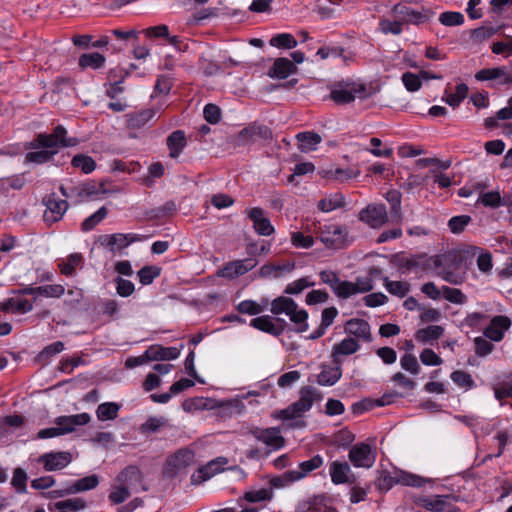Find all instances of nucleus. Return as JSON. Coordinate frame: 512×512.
Masks as SVG:
<instances>
[{
  "mask_svg": "<svg viewBox=\"0 0 512 512\" xmlns=\"http://www.w3.org/2000/svg\"><path fill=\"white\" fill-rule=\"evenodd\" d=\"M324 464V459L321 455H314L312 458L306 461H302L298 465L297 470L294 471V479L298 481L306 477L311 472L319 469ZM293 476V474H291Z\"/></svg>",
  "mask_w": 512,
  "mask_h": 512,
  "instance_id": "nucleus-27",
  "label": "nucleus"
},
{
  "mask_svg": "<svg viewBox=\"0 0 512 512\" xmlns=\"http://www.w3.org/2000/svg\"><path fill=\"white\" fill-rule=\"evenodd\" d=\"M273 138V132L270 127L257 121L248 124L236 136L237 146H252L258 142L268 144Z\"/></svg>",
  "mask_w": 512,
  "mask_h": 512,
  "instance_id": "nucleus-8",
  "label": "nucleus"
},
{
  "mask_svg": "<svg viewBox=\"0 0 512 512\" xmlns=\"http://www.w3.org/2000/svg\"><path fill=\"white\" fill-rule=\"evenodd\" d=\"M269 44L278 49H293L298 42L290 33H279L271 37Z\"/></svg>",
  "mask_w": 512,
  "mask_h": 512,
  "instance_id": "nucleus-39",
  "label": "nucleus"
},
{
  "mask_svg": "<svg viewBox=\"0 0 512 512\" xmlns=\"http://www.w3.org/2000/svg\"><path fill=\"white\" fill-rule=\"evenodd\" d=\"M384 287L390 294L400 298L405 297L410 291V285L407 282L392 281L387 277L384 278Z\"/></svg>",
  "mask_w": 512,
  "mask_h": 512,
  "instance_id": "nucleus-46",
  "label": "nucleus"
},
{
  "mask_svg": "<svg viewBox=\"0 0 512 512\" xmlns=\"http://www.w3.org/2000/svg\"><path fill=\"white\" fill-rule=\"evenodd\" d=\"M444 333V329L438 325H430L426 328L419 329L416 332V339L420 342L427 343L438 340Z\"/></svg>",
  "mask_w": 512,
  "mask_h": 512,
  "instance_id": "nucleus-37",
  "label": "nucleus"
},
{
  "mask_svg": "<svg viewBox=\"0 0 512 512\" xmlns=\"http://www.w3.org/2000/svg\"><path fill=\"white\" fill-rule=\"evenodd\" d=\"M297 139L303 149L312 150L321 142V136L315 132H301L297 134Z\"/></svg>",
  "mask_w": 512,
  "mask_h": 512,
  "instance_id": "nucleus-53",
  "label": "nucleus"
},
{
  "mask_svg": "<svg viewBox=\"0 0 512 512\" xmlns=\"http://www.w3.org/2000/svg\"><path fill=\"white\" fill-rule=\"evenodd\" d=\"M346 228L338 224H328L320 227L319 239L329 248H339L345 242Z\"/></svg>",
  "mask_w": 512,
  "mask_h": 512,
  "instance_id": "nucleus-14",
  "label": "nucleus"
},
{
  "mask_svg": "<svg viewBox=\"0 0 512 512\" xmlns=\"http://www.w3.org/2000/svg\"><path fill=\"white\" fill-rule=\"evenodd\" d=\"M171 158H178L187 145L185 132L182 130L173 131L166 140Z\"/></svg>",
  "mask_w": 512,
  "mask_h": 512,
  "instance_id": "nucleus-26",
  "label": "nucleus"
},
{
  "mask_svg": "<svg viewBox=\"0 0 512 512\" xmlns=\"http://www.w3.org/2000/svg\"><path fill=\"white\" fill-rule=\"evenodd\" d=\"M314 285L315 283L310 281L309 277H302L289 283L285 287L284 293L288 295H298L306 288L313 287Z\"/></svg>",
  "mask_w": 512,
  "mask_h": 512,
  "instance_id": "nucleus-54",
  "label": "nucleus"
},
{
  "mask_svg": "<svg viewBox=\"0 0 512 512\" xmlns=\"http://www.w3.org/2000/svg\"><path fill=\"white\" fill-rule=\"evenodd\" d=\"M291 243L295 248L309 249L314 245V238L311 235L296 231L291 233Z\"/></svg>",
  "mask_w": 512,
  "mask_h": 512,
  "instance_id": "nucleus-63",
  "label": "nucleus"
},
{
  "mask_svg": "<svg viewBox=\"0 0 512 512\" xmlns=\"http://www.w3.org/2000/svg\"><path fill=\"white\" fill-rule=\"evenodd\" d=\"M106 58L99 52L84 53L79 57L78 65L81 69L91 68L98 70L105 65Z\"/></svg>",
  "mask_w": 512,
  "mask_h": 512,
  "instance_id": "nucleus-31",
  "label": "nucleus"
},
{
  "mask_svg": "<svg viewBox=\"0 0 512 512\" xmlns=\"http://www.w3.org/2000/svg\"><path fill=\"white\" fill-rule=\"evenodd\" d=\"M243 267L244 265L240 260L230 261L223 266V268L218 272V275L227 279H235L245 274V269Z\"/></svg>",
  "mask_w": 512,
  "mask_h": 512,
  "instance_id": "nucleus-40",
  "label": "nucleus"
},
{
  "mask_svg": "<svg viewBox=\"0 0 512 512\" xmlns=\"http://www.w3.org/2000/svg\"><path fill=\"white\" fill-rule=\"evenodd\" d=\"M425 482L426 480L424 478L402 470L395 471L394 476L387 471H381L375 481V487L380 492H387L396 484L411 487H422Z\"/></svg>",
  "mask_w": 512,
  "mask_h": 512,
  "instance_id": "nucleus-6",
  "label": "nucleus"
},
{
  "mask_svg": "<svg viewBox=\"0 0 512 512\" xmlns=\"http://www.w3.org/2000/svg\"><path fill=\"white\" fill-rule=\"evenodd\" d=\"M342 377L340 362L336 366L323 365L321 372L316 375V382L321 386H333Z\"/></svg>",
  "mask_w": 512,
  "mask_h": 512,
  "instance_id": "nucleus-22",
  "label": "nucleus"
},
{
  "mask_svg": "<svg viewBox=\"0 0 512 512\" xmlns=\"http://www.w3.org/2000/svg\"><path fill=\"white\" fill-rule=\"evenodd\" d=\"M39 462L43 464L47 471L61 469L64 463V452L44 454L40 456Z\"/></svg>",
  "mask_w": 512,
  "mask_h": 512,
  "instance_id": "nucleus-38",
  "label": "nucleus"
},
{
  "mask_svg": "<svg viewBox=\"0 0 512 512\" xmlns=\"http://www.w3.org/2000/svg\"><path fill=\"white\" fill-rule=\"evenodd\" d=\"M33 309L32 303L26 298H8L0 302V311L24 314Z\"/></svg>",
  "mask_w": 512,
  "mask_h": 512,
  "instance_id": "nucleus-24",
  "label": "nucleus"
},
{
  "mask_svg": "<svg viewBox=\"0 0 512 512\" xmlns=\"http://www.w3.org/2000/svg\"><path fill=\"white\" fill-rule=\"evenodd\" d=\"M57 427L45 428L41 429L36 438L37 439H48L57 436H61L64 434V416H59L56 418Z\"/></svg>",
  "mask_w": 512,
  "mask_h": 512,
  "instance_id": "nucleus-55",
  "label": "nucleus"
},
{
  "mask_svg": "<svg viewBox=\"0 0 512 512\" xmlns=\"http://www.w3.org/2000/svg\"><path fill=\"white\" fill-rule=\"evenodd\" d=\"M130 490L127 486H116L108 495L111 504L119 505L124 503L130 497Z\"/></svg>",
  "mask_w": 512,
  "mask_h": 512,
  "instance_id": "nucleus-61",
  "label": "nucleus"
},
{
  "mask_svg": "<svg viewBox=\"0 0 512 512\" xmlns=\"http://www.w3.org/2000/svg\"><path fill=\"white\" fill-rule=\"evenodd\" d=\"M120 406L115 402H105L97 407L96 414L100 421L114 420L118 416Z\"/></svg>",
  "mask_w": 512,
  "mask_h": 512,
  "instance_id": "nucleus-42",
  "label": "nucleus"
},
{
  "mask_svg": "<svg viewBox=\"0 0 512 512\" xmlns=\"http://www.w3.org/2000/svg\"><path fill=\"white\" fill-rule=\"evenodd\" d=\"M470 222L471 217L469 215L453 216L448 221V228L453 234H460Z\"/></svg>",
  "mask_w": 512,
  "mask_h": 512,
  "instance_id": "nucleus-60",
  "label": "nucleus"
},
{
  "mask_svg": "<svg viewBox=\"0 0 512 512\" xmlns=\"http://www.w3.org/2000/svg\"><path fill=\"white\" fill-rule=\"evenodd\" d=\"M334 294L339 298L347 299L357 294L356 284L347 280H340L337 287H335Z\"/></svg>",
  "mask_w": 512,
  "mask_h": 512,
  "instance_id": "nucleus-62",
  "label": "nucleus"
},
{
  "mask_svg": "<svg viewBox=\"0 0 512 512\" xmlns=\"http://www.w3.org/2000/svg\"><path fill=\"white\" fill-rule=\"evenodd\" d=\"M504 41L493 42L491 51L497 55L512 54V36L505 35Z\"/></svg>",
  "mask_w": 512,
  "mask_h": 512,
  "instance_id": "nucleus-64",
  "label": "nucleus"
},
{
  "mask_svg": "<svg viewBox=\"0 0 512 512\" xmlns=\"http://www.w3.org/2000/svg\"><path fill=\"white\" fill-rule=\"evenodd\" d=\"M99 484V477L96 474H92L75 481L70 482L66 485V495L80 493L84 491H90L96 488Z\"/></svg>",
  "mask_w": 512,
  "mask_h": 512,
  "instance_id": "nucleus-25",
  "label": "nucleus"
},
{
  "mask_svg": "<svg viewBox=\"0 0 512 512\" xmlns=\"http://www.w3.org/2000/svg\"><path fill=\"white\" fill-rule=\"evenodd\" d=\"M465 259V252L451 250L444 254L432 256L429 261L437 271V275L443 280L453 285H460L465 280V272L463 271Z\"/></svg>",
  "mask_w": 512,
  "mask_h": 512,
  "instance_id": "nucleus-2",
  "label": "nucleus"
},
{
  "mask_svg": "<svg viewBox=\"0 0 512 512\" xmlns=\"http://www.w3.org/2000/svg\"><path fill=\"white\" fill-rule=\"evenodd\" d=\"M504 196L498 190L482 193L478 201L484 206L492 209L503 206Z\"/></svg>",
  "mask_w": 512,
  "mask_h": 512,
  "instance_id": "nucleus-47",
  "label": "nucleus"
},
{
  "mask_svg": "<svg viewBox=\"0 0 512 512\" xmlns=\"http://www.w3.org/2000/svg\"><path fill=\"white\" fill-rule=\"evenodd\" d=\"M511 325L512 322L508 316L497 315L490 320V324L484 329L483 334L489 340L499 342Z\"/></svg>",
  "mask_w": 512,
  "mask_h": 512,
  "instance_id": "nucleus-18",
  "label": "nucleus"
},
{
  "mask_svg": "<svg viewBox=\"0 0 512 512\" xmlns=\"http://www.w3.org/2000/svg\"><path fill=\"white\" fill-rule=\"evenodd\" d=\"M144 356L150 361L174 360L180 356V349L176 347H163L161 345H151L145 351Z\"/></svg>",
  "mask_w": 512,
  "mask_h": 512,
  "instance_id": "nucleus-21",
  "label": "nucleus"
},
{
  "mask_svg": "<svg viewBox=\"0 0 512 512\" xmlns=\"http://www.w3.org/2000/svg\"><path fill=\"white\" fill-rule=\"evenodd\" d=\"M64 350V342L56 341L46 346L37 356V361L42 365L47 364L54 356Z\"/></svg>",
  "mask_w": 512,
  "mask_h": 512,
  "instance_id": "nucleus-43",
  "label": "nucleus"
},
{
  "mask_svg": "<svg viewBox=\"0 0 512 512\" xmlns=\"http://www.w3.org/2000/svg\"><path fill=\"white\" fill-rule=\"evenodd\" d=\"M439 22L448 27L460 26L464 23V16L461 12L446 11L439 15Z\"/></svg>",
  "mask_w": 512,
  "mask_h": 512,
  "instance_id": "nucleus-56",
  "label": "nucleus"
},
{
  "mask_svg": "<svg viewBox=\"0 0 512 512\" xmlns=\"http://www.w3.org/2000/svg\"><path fill=\"white\" fill-rule=\"evenodd\" d=\"M247 217L253 222V228L258 235L270 236L275 232L269 218L265 217V211L260 207L246 210Z\"/></svg>",
  "mask_w": 512,
  "mask_h": 512,
  "instance_id": "nucleus-17",
  "label": "nucleus"
},
{
  "mask_svg": "<svg viewBox=\"0 0 512 512\" xmlns=\"http://www.w3.org/2000/svg\"><path fill=\"white\" fill-rule=\"evenodd\" d=\"M228 464V459L224 456H219L207 464L199 467L190 477L192 485L198 486L205 481H208L213 476L225 470V465Z\"/></svg>",
  "mask_w": 512,
  "mask_h": 512,
  "instance_id": "nucleus-12",
  "label": "nucleus"
},
{
  "mask_svg": "<svg viewBox=\"0 0 512 512\" xmlns=\"http://www.w3.org/2000/svg\"><path fill=\"white\" fill-rule=\"evenodd\" d=\"M379 31L385 35H400L403 32V24L398 18H394V20L380 19Z\"/></svg>",
  "mask_w": 512,
  "mask_h": 512,
  "instance_id": "nucleus-49",
  "label": "nucleus"
},
{
  "mask_svg": "<svg viewBox=\"0 0 512 512\" xmlns=\"http://www.w3.org/2000/svg\"><path fill=\"white\" fill-rule=\"evenodd\" d=\"M389 396L383 395L381 398L372 401L370 399H364L362 401L356 402L352 405V412L354 414H362L366 411L373 409L374 407H382L386 404H390Z\"/></svg>",
  "mask_w": 512,
  "mask_h": 512,
  "instance_id": "nucleus-35",
  "label": "nucleus"
},
{
  "mask_svg": "<svg viewBox=\"0 0 512 512\" xmlns=\"http://www.w3.org/2000/svg\"><path fill=\"white\" fill-rule=\"evenodd\" d=\"M450 378L458 387L471 389L475 386V382L472 376L468 372L462 370L453 371L450 375Z\"/></svg>",
  "mask_w": 512,
  "mask_h": 512,
  "instance_id": "nucleus-58",
  "label": "nucleus"
},
{
  "mask_svg": "<svg viewBox=\"0 0 512 512\" xmlns=\"http://www.w3.org/2000/svg\"><path fill=\"white\" fill-rule=\"evenodd\" d=\"M316 397H321L320 392L311 386H304L299 391V399L287 408L278 411L275 417L282 420L300 417L312 408Z\"/></svg>",
  "mask_w": 512,
  "mask_h": 512,
  "instance_id": "nucleus-5",
  "label": "nucleus"
},
{
  "mask_svg": "<svg viewBox=\"0 0 512 512\" xmlns=\"http://www.w3.org/2000/svg\"><path fill=\"white\" fill-rule=\"evenodd\" d=\"M71 165L73 168L81 170L85 174L93 172L96 168V162L91 156L85 154H77L72 158Z\"/></svg>",
  "mask_w": 512,
  "mask_h": 512,
  "instance_id": "nucleus-41",
  "label": "nucleus"
},
{
  "mask_svg": "<svg viewBox=\"0 0 512 512\" xmlns=\"http://www.w3.org/2000/svg\"><path fill=\"white\" fill-rule=\"evenodd\" d=\"M64 146V127L58 125L52 133H39L24 144L26 164L41 165L51 161Z\"/></svg>",
  "mask_w": 512,
  "mask_h": 512,
  "instance_id": "nucleus-1",
  "label": "nucleus"
},
{
  "mask_svg": "<svg viewBox=\"0 0 512 512\" xmlns=\"http://www.w3.org/2000/svg\"><path fill=\"white\" fill-rule=\"evenodd\" d=\"M327 88L329 90L328 98L337 105L350 104L354 102L356 98L365 100L375 94V90L372 86L352 79L334 81L330 83Z\"/></svg>",
  "mask_w": 512,
  "mask_h": 512,
  "instance_id": "nucleus-3",
  "label": "nucleus"
},
{
  "mask_svg": "<svg viewBox=\"0 0 512 512\" xmlns=\"http://www.w3.org/2000/svg\"><path fill=\"white\" fill-rule=\"evenodd\" d=\"M443 298L450 303L463 305L467 302V296L457 288L442 286Z\"/></svg>",
  "mask_w": 512,
  "mask_h": 512,
  "instance_id": "nucleus-52",
  "label": "nucleus"
},
{
  "mask_svg": "<svg viewBox=\"0 0 512 512\" xmlns=\"http://www.w3.org/2000/svg\"><path fill=\"white\" fill-rule=\"evenodd\" d=\"M345 332L365 342L372 341L371 328L364 319L353 318L348 320L344 326Z\"/></svg>",
  "mask_w": 512,
  "mask_h": 512,
  "instance_id": "nucleus-19",
  "label": "nucleus"
},
{
  "mask_svg": "<svg viewBox=\"0 0 512 512\" xmlns=\"http://www.w3.org/2000/svg\"><path fill=\"white\" fill-rule=\"evenodd\" d=\"M287 322L282 318H275V322L269 315H263L253 318L250 322V326L268 333L272 336L279 337L284 333Z\"/></svg>",
  "mask_w": 512,
  "mask_h": 512,
  "instance_id": "nucleus-15",
  "label": "nucleus"
},
{
  "mask_svg": "<svg viewBox=\"0 0 512 512\" xmlns=\"http://www.w3.org/2000/svg\"><path fill=\"white\" fill-rule=\"evenodd\" d=\"M345 205V197L342 193H333L318 202V209L323 212H331Z\"/></svg>",
  "mask_w": 512,
  "mask_h": 512,
  "instance_id": "nucleus-34",
  "label": "nucleus"
},
{
  "mask_svg": "<svg viewBox=\"0 0 512 512\" xmlns=\"http://www.w3.org/2000/svg\"><path fill=\"white\" fill-rule=\"evenodd\" d=\"M108 210L105 206L100 207L89 217L85 218L81 223L82 231L88 232L93 230L102 220L106 218Z\"/></svg>",
  "mask_w": 512,
  "mask_h": 512,
  "instance_id": "nucleus-44",
  "label": "nucleus"
},
{
  "mask_svg": "<svg viewBox=\"0 0 512 512\" xmlns=\"http://www.w3.org/2000/svg\"><path fill=\"white\" fill-rule=\"evenodd\" d=\"M272 497V488H262L259 490L247 491L243 495V499L250 503L270 501Z\"/></svg>",
  "mask_w": 512,
  "mask_h": 512,
  "instance_id": "nucleus-48",
  "label": "nucleus"
},
{
  "mask_svg": "<svg viewBox=\"0 0 512 512\" xmlns=\"http://www.w3.org/2000/svg\"><path fill=\"white\" fill-rule=\"evenodd\" d=\"M288 316L291 322L299 325L297 328V332L303 333L308 330V312L306 310L296 308L293 312L288 314Z\"/></svg>",
  "mask_w": 512,
  "mask_h": 512,
  "instance_id": "nucleus-59",
  "label": "nucleus"
},
{
  "mask_svg": "<svg viewBox=\"0 0 512 512\" xmlns=\"http://www.w3.org/2000/svg\"><path fill=\"white\" fill-rule=\"evenodd\" d=\"M144 239V236L136 233H115L112 234V247H116L118 250L128 247L134 242H140Z\"/></svg>",
  "mask_w": 512,
  "mask_h": 512,
  "instance_id": "nucleus-36",
  "label": "nucleus"
},
{
  "mask_svg": "<svg viewBox=\"0 0 512 512\" xmlns=\"http://www.w3.org/2000/svg\"><path fill=\"white\" fill-rule=\"evenodd\" d=\"M358 218L374 229L381 228L389 220L387 208L382 203L367 205L359 212Z\"/></svg>",
  "mask_w": 512,
  "mask_h": 512,
  "instance_id": "nucleus-11",
  "label": "nucleus"
},
{
  "mask_svg": "<svg viewBox=\"0 0 512 512\" xmlns=\"http://www.w3.org/2000/svg\"><path fill=\"white\" fill-rule=\"evenodd\" d=\"M468 91V86L465 83L457 84L455 87V92L447 95L445 101L453 108L458 107L460 103L467 97Z\"/></svg>",
  "mask_w": 512,
  "mask_h": 512,
  "instance_id": "nucleus-50",
  "label": "nucleus"
},
{
  "mask_svg": "<svg viewBox=\"0 0 512 512\" xmlns=\"http://www.w3.org/2000/svg\"><path fill=\"white\" fill-rule=\"evenodd\" d=\"M350 472L351 468L347 462L335 460L330 463L329 474L332 483L335 485L352 483V481H350L348 477Z\"/></svg>",
  "mask_w": 512,
  "mask_h": 512,
  "instance_id": "nucleus-23",
  "label": "nucleus"
},
{
  "mask_svg": "<svg viewBox=\"0 0 512 512\" xmlns=\"http://www.w3.org/2000/svg\"><path fill=\"white\" fill-rule=\"evenodd\" d=\"M457 497L452 494L418 496L415 498V504L430 512H452L453 503Z\"/></svg>",
  "mask_w": 512,
  "mask_h": 512,
  "instance_id": "nucleus-10",
  "label": "nucleus"
},
{
  "mask_svg": "<svg viewBox=\"0 0 512 512\" xmlns=\"http://www.w3.org/2000/svg\"><path fill=\"white\" fill-rule=\"evenodd\" d=\"M161 273V268L153 265L142 267L137 275L142 285H150Z\"/></svg>",
  "mask_w": 512,
  "mask_h": 512,
  "instance_id": "nucleus-51",
  "label": "nucleus"
},
{
  "mask_svg": "<svg viewBox=\"0 0 512 512\" xmlns=\"http://www.w3.org/2000/svg\"><path fill=\"white\" fill-rule=\"evenodd\" d=\"M156 112L154 109H145L128 115L127 125L131 129H140L153 119Z\"/></svg>",
  "mask_w": 512,
  "mask_h": 512,
  "instance_id": "nucleus-32",
  "label": "nucleus"
},
{
  "mask_svg": "<svg viewBox=\"0 0 512 512\" xmlns=\"http://www.w3.org/2000/svg\"><path fill=\"white\" fill-rule=\"evenodd\" d=\"M297 72V67L288 58L279 57L275 59L273 65L269 68L267 75L273 79H286Z\"/></svg>",
  "mask_w": 512,
  "mask_h": 512,
  "instance_id": "nucleus-20",
  "label": "nucleus"
},
{
  "mask_svg": "<svg viewBox=\"0 0 512 512\" xmlns=\"http://www.w3.org/2000/svg\"><path fill=\"white\" fill-rule=\"evenodd\" d=\"M249 433L257 441H260L269 447V449L266 451V456H268L271 453V451H277L283 448L285 445V439L281 435V430L279 427H253L252 429H250Z\"/></svg>",
  "mask_w": 512,
  "mask_h": 512,
  "instance_id": "nucleus-9",
  "label": "nucleus"
},
{
  "mask_svg": "<svg viewBox=\"0 0 512 512\" xmlns=\"http://www.w3.org/2000/svg\"><path fill=\"white\" fill-rule=\"evenodd\" d=\"M298 308V304L290 297L279 296L272 300L270 311L274 315L285 314L288 316Z\"/></svg>",
  "mask_w": 512,
  "mask_h": 512,
  "instance_id": "nucleus-30",
  "label": "nucleus"
},
{
  "mask_svg": "<svg viewBox=\"0 0 512 512\" xmlns=\"http://www.w3.org/2000/svg\"><path fill=\"white\" fill-rule=\"evenodd\" d=\"M359 348L360 345L355 338H344L340 343L335 344L333 346L332 353L334 357V362H337L336 355H351L357 352Z\"/></svg>",
  "mask_w": 512,
  "mask_h": 512,
  "instance_id": "nucleus-33",
  "label": "nucleus"
},
{
  "mask_svg": "<svg viewBox=\"0 0 512 512\" xmlns=\"http://www.w3.org/2000/svg\"><path fill=\"white\" fill-rule=\"evenodd\" d=\"M327 497L325 494L313 495L307 499L299 501L296 512H321L326 506Z\"/></svg>",
  "mask_w": 512,
  "mask_h": 512,
  "instance_id": "nucleus-28",
  "label": "nucleus"
},
{
  "mask_svg": "<svg viewBox=\"0 0 512 512\" xmlns=\"http://www.w3.org/2000/svg\"><path fill=\"white\" fill-rule=\"evenodd\" d=\"M42 202L46 207L43 220L47 225H52L62 219L64 215L62 209L63 200L59 199L55 193L47 194Z\"/></svg>",
  "mask_w": 512,
  "mask_h": 512,
  "instance_id": "nucleus-16",
  "label": "nucleus"
},
{
  "mask_svg": "<svg viewBox=\"0 0 512 512\" xmlns=\"http://www.w3.org/2000/svg\"><path fill=\"white\" fill-rule=\"evenodd\" d=\"M385 198L390 204V215L392 221L397 224L401 223L403 219L401 212V192L396 189H391L387 191Z\"/></svg>",
  "mask_w": 512,
  "mask_h": 512,
  "instance_id": "nucleus-29",
  "label": "nucleus"
},
{
  "mask_svg": "<svg viewBox=\"0 0 512 512\" xmlns=\"http://www.w3.org/2000/svg\"><path fill=\"white\" fill-rule=\"evenodd\" d=\"M422 256H414V257H404V256H397L396 258V265L399 269H403L404 272L406 271H412L416 268L421 267L424 269V266L421 265V259Z\"/></svg>",
  "mask_w": 512,
  "mask_h": 512,
  "instance_id": "nucleus-57",
  "label": "nucleus"
},
{
  "mask_svg": "<svg viewBox=\"0 0 512 512\" xmlns=\"http://www.w3.org/2000/svg\"><path fill=\"white\" fill-rule=\"evenodd\" d=\"M391 14L404 25L419 26L430 21L434 12L418 0H402L394 4Z\"/></svg>",
  "mask_w": 512,
  "mask_h": 512,
  "instance_id": "nucleus-4",
  "label": "nucleus"
},
{
  "mask_svg": "<svg viewBox=\"0 0 512 512\" xmlns=\"http://www.w3.org/2000/svg\"><path fill=\"white\" fill-rule=\"evenodd\" d=\"M195 461V451L190 447H182L167 456L163 465L164 478L174 479Z\"/></svg>",
  "mask_w": 512,
  "mask_h": 512,
  "instance_id": "nucleus-7",
  "label": "nucleus"
},
{
  "mask_svg": "<svg viewBox=\"0 0 512 512\" xmlns=\"http://www.w3.org/2000/svg\"><path fill=\"white\" fill-rule=\"evenodd\" d=\"M348 458L356 468H370L376 460V452L367 443H358L351 447Z\"/></svg>",
  "mask_w": 512,
  "mask_h": 512,
  "instance_id": "nucleus-13",
  "label": "nucleus"
},
{
  "mask_svg": "<svg viewBox=\"0 0 512 512\" xmlns=\"http://www.w3.org/2000/svg\"><path fill=\"white\" fill-rule=\"evenodd\" d=\"M267 304L268 300H264L263 304H259L253 300H243L236 308L241 314L258 315L264 311Z\"/></svg>",
  "mask_w": 512,
  "mask_h": 512,
  "instance_id": "nucleus-45",
  "label": "nucleus"
}]
</instances>
